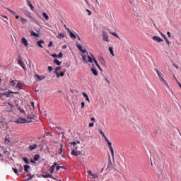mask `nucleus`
Wrapping results in <instances>:
<instances>
[{
    "instance_id": "nucleus-1",
    "label": "nucleus",
    "mask_w": 181,
    "mask_h": 181,
    "mask_svg": "<svg viewBox=\"0 0 181 181\" xmlns=\"http://www.w3.org/2000/svg\"><path fill=\"white\" fill-rule=\"evenodd\" d=\"M77 144H80V141H73L71 143V146H73L74 148L71 150V155H73V156H76V158L81 153V151H77Z\"/></svg>"
},
{
    "instance_id": "nucleus-2",
    "label": "nucleus",
    "mask_w": 181,
    "mask_h": 181,
    "mask_svg": "<svg viewBox=\"0 0 181 181\" xmlns=\"http://www.w3.org/2000/svg\"><path fill=\"white\" fill-rule=\"evenodd\" d=\"M156 71L157 73V75L159 77L160 81H161V83H163V86H165V87H167L168 88H169V84H168V82L165 81V78H163V74L160 72H159V71L158 69H156Z\"/></svg>"
},
{
    "instance_id": "nucleus-3",
    "label": "nucleus",
    "mask_w": 181,
    "mask_h": 181,
    "mask_svg": "<svg viewBox=\"0 0 181 181\" xmlns=\"http://www.w3.org/2000/svg\"><path fill=\"white\" fill-rule=\"evenodd\" d=\"M30 122H32V120H28V119H26L25 118H23V117H19L16 121V124H29Z\"/></svg>"
},
{
    "instance_id": "nucleus-4",
    "label": "nucleus",
    "mask_w": 181,
    "mask_h": 181,
    "mask_svg": "<svg viewBox=\"0 0 181 181\" xmlns=\"http://www.w3.org/2000/svg\"><path fill=\"white\" fill-rule=\"evenodd\" d=\"M18 64L22 67V69L25 71L26 70V65H25V62H23V60L22 59V57H18Z\"/></svg>"
},
{
    "instance_id": "nucleus-5",
    "label": "nucleus",
    "mask_w": 181,
    "mask_h": 181,
    "mask_svg": "<svg viewBox=\"0 0 181 181\" xmlns=\"http://www.w3.org/2000/svg\"><path fill=\"white\" fill-rule=\"evenodd\" d=\"M98 62L102 66H107V62L104 59V57L103 56H99L98 57Z\"/></svg>"
},
{
    "instance_id": "nucleus-6",
    "label": "nucleus",
    "mask_w": 181,
    "mask_h": 181,
    "mask_svg": "<svg viewBox=\"0 0 181 181\" xmlns=\"http://www.w3.org/2000/svg\"><path fill=\"white\" fill-rule=\"evenodd\" d=\"M82 59H83V62H86V63H93V58H91V57H90V55H88V61L86 59V55H83L82 56Z\"/></svg>"
},
{
    "instance_id": "nucleus-7",
    "label": "nucleus",
    "mask_w": 181,
    "mask_h": 181,
    "mask_svg": "<svg viewBox=\"0 0 181 181\" xmlns=\"http://www.w3.org/2000/svg\"><path fill=\"white\" fill-rule=\"evenodd\" d=\"M103 39L105 42H110V37H108V33L105 31H103Z\"/></svg>"
},
{
    "instance_id": "nucleus-8",
    "label": "nucleus",
    "mask_w": 181,
    "mask_h": 181,
    "mask_svg": "<svg viewBox=\"0 0 181 181\" xmlns=\"http://www.w3.org/2000/svg\"><path fill=\"white\" fill-rule=\"evenodd\" d=\"M107 142L108 148L112 153V156H114V148H112V144L110 141Z\"/></svg>"
},
{
    "instance_id": "nucleus-9",
    "label": "nucleus",
    "mask_w": 181,
    "mask_h": 181,
    "mask_svg": "<svg viewBox=\"0 0 181 181\" xmlns=\"http://www.w3.org/2000/svg\"><path fill=\"white\" fill-rule=\"evenodd\" d=\"M77 160H84V159H86V155L84 153H83L82 152H81V153H79L78 156L76 158Z\"/></svg>"
},
{
    "instance_id": "nucleus-10",
    "label": "nucleus",
    "mask_w": 181,
    "mask_h": 181,
    "mask_svg": "<svg viewBox=\"0 0 181 181\" xmlns=\"http://www.w3.org/2000/svg\"><path fill=\"white\" fill-rule=\"evenodd\" d=\"M153 40H156L158 43L163 42V39H162V38H160V37L156 36V35L153 36Z\"/></svg>"
},
{
    "instance_id": "nucleus-11",
    "label": "nucleus",
    "mask_w": 181,
    "mask_h": 181,
    "mask_svg": "<svg viewBox=\"0 0 181 181\" xmlns=\"http://www.w3.org/2000/svg\"><path fill=\"white\" fill-rule=\"evenodd\" d=\"M56 166H57V163L54 162L53 165L50 167L49 172L51 175L53 174V173L54 172V168H56Z\"/></svg>"
},
{
    "instance_id": "nucleus-12",
    "label": "nucleus",
    "mask_w": 181,
    "mask_h": 181,
    "mask_svg": "<svg viewBox=\"0 0 181 181\" xmlns=\"http://www.w3.org/2000/svg\"><path fill=\"white\" fill-rule=\"evenodd\" d=\"M88 175H90V176H92L93 179L98 178V175H97V173H93V171H91V170H89Z\"/></svg>"
},
{
    "instance_id": "nucleus-13",
    "label": "nucleus",
    "mask_w": 181,
    "mask_h": 181,
    "mask_svg": "<svg viewBox=\"0 0 181 181\" xmlns=\"http://www.w3.org/2000/svg\"><path fill=\"white\" fill-rule=\"evenodd\" d=\"M35 78H37V81H41L42 80H45V78H46V76H39V75L36 74L35 76Z\"/></svg>"
},
{
    "instance_id": "nucleus-14",
    "label": "nucleus",
    "mask_w": 181,
    "mask_h": 181,
    "mask_svg": "<svg viewBox=\"0 0 181 181\" xmlns=\"http://www.w3.org/2000/svg\"><path fill=\"white\" fill-rule=\"evenodd\" d=\"M21 43L24 45L25 47H28L29 46V43L28 42V40H26L25 37H23L21 39Z\"/></svg>"
},
{
    "instance_id": "nucleus-15",
    "label": "nucleus",
    "mask_w": 181,
    "mask_h": 181,
    "mask_svg": "<svg viewBox=\"0 0 181 181\" xmlns=\"http://www.w3.org/2000/svg\"><path fill=\"white\" fill-rule=\"evenodd\" d=\"M37 148V144H30L29 146V150L30 151H35V149H36Z\"/></svg>"
},
{
    "instance_id": "nucleus-16",
    "label": "nucleus",
    "mask_w": 181,
    "mask_h": 181,
    "mask_svg": "<svg viewBox=\"0 0 181 181\" xmlns=\"http://www.w3.org/2000/svg\"><path fill=\"white\" fill-rule=\"evenodd\" d=\"M42 177H44V179H47V177H49L50 179H54L52 174L42 175Z\"/></svg>"
},
{
    "instance_id": "nucleus-17",
    "label": "nucleus",
    "mask_w": 181,
    "mask_h": 181,
    "mask_svg": "<svg viewBox=\"0 0 181 181\" xmlns=\"http://www.w3.org/2000/svg\"><path fill=\"white\" fill-rule=\"evenodd\" d=\"M68 32H69L71 39H76L77 37L76 36V35H74V33H73V32H71V30H70V29H69V28H68Z\"/></svg>"
},
{
    "instance_id": "nucleus-18",
    "label": "nucleus",
    "mask_w": 181,
    "mask_h": 181,
    "mask_svg": "<svg viewBox=\"0 0 181 181\" xmlns=\"http://www.w3.org/2000/svg\"><path fill=\"white\" fill-rule=\"evenodd\" d=\"M37 45L39 47H41V49H43V46L42 45H45V41L42 40L40 41H37Z\"/></svg>"
},
{
    "instance_id": "nucleus-19",
    "label": "nucleus",
    "mask_w": 181,
    "mask_h": 181,
    "mask_svg": "<svg viewBox=\"0 0 181 181\" xmlns=\"http://www.w3.org/2000/svg\"><path fill=\"white\" fill-rule=\"evenodd\" d=\"M93 60L95 66H97L98 69H99V70H101V66L98 64V62H97V59H95V58L93 57Z\"/></svg>"
},
{
    "instance_id": "nucleus-20",
    "label": "nucleus",
    "mask_w": 181,
    "mask_h": 181,
    "mask_svg": "<svg viewBox=\"0 0 181 181\" xmlns=\"http://www.w3.org/2000/svg\"><path fill=\"white\" fill-rule=\"evenodd\" d=\"M82 94H83V96L85 97L86 101H87L88 103H90V98H88V95H87V94L86 93V92H83Z\"/></svg>"
},
{
    "instance_id": "nucleus-21",
    "label": "nucleus",
    "mask_w": 181,
    "mask_h": 181,
    "mask_svg": "<svg viewBox=\"0 0 181 181\" xmlns=\"http://www.w3.org/2000/svg\"><path fill=\"white\" fill-rule=\"evenodd\" d=\"M27 4H28V6L30 8L31 11H33V9H35V7L32 4V3H30V1L27 0Z\"/></svg>"
},
{
    "instance_id": "nucleus-22",
    "label": "nucleus",
    "mask_w": 181,
    "mask_h": 181,
    "mask_svg": "<svg viewBox=\"0 0 181 181\" xmlns=\"http://www.w3.org/2000/svg\"><path fill=\"white\" fill-rule=\"evenodd\" d=\"M90 71L95 75V76H98V72L97 71V69L94 68H91Z\"/></svg>"
},
{
    "instance_id": "nucleus-23",
    "label": "nucleus",
    "mask_w": 181,
    "mask_h": 181,
    "mask_svg": "<svg viewBox=\"0 0 181 181\" xmlns=\"http://www.w3.org/2000/svg\"><path fill=\"white\" fill-rule=\"evenodd\" d=\"M29 169H30V165H24V170H25V173H28V172H29Z\"/></svg>"
},
{
    "instance_id": "nucleus-24",
    "label": "nucleus",
    "mask_w": 181,
    "mask_h": 181,
    "mask_svg": "<svg viewBox=\"0 0 181 181\" xmlns=\"http://www.w3.org/2000/svg\"><path fill=\"white\" fill-rule=\"evenodd\" d=\"M107 169H109L110 170H112V162H111V160H110L107 164Z\"/></svg>"
},
{
    "instance_id": "nucleus-25",
    "label": "nucleus",
    "mask_w": 181,
    "mask_h": 181,
    "mask_svg": "<svg viewBox=\"0 0 181 181\" xmlns=\"http://www.w3.org/2000/svg\"><path fill=\"white\" fill-rule=\"evenodd\" d=\"M109 52H110L111 55L114 57V48H112V47H109Z\"/></svg>"
},
{
    "instance_id": "nucleus-26",
    "label": "nucleus",
    "mask_w": 181,
    "mask_h": 181,
    "mask_svg": "<svg viewBox=\"0 0 181 181\" xmlns=\"http://www.w3.org/2000/svg\"><path fill=\"white\" fill-rule=\"evenodd\" d=\"M54 64H56L57 66H60V64H62V62L59 61V59H54Z\"/></svg>"
},
{
    "instance_id": "nucleus-27",
    "label": "nucleus",
    "mask_w": 181,
    "mask_h": 181,
    "mask_svg": "<svg viewBox=\"0 0 181 181\" xmlns=\"http://www.w3.org/2000/svg\"><path fill=\"white\" fill-rule=\"evenodd\" d=\"M110 35H112V36H115V37H117V39H119V36H118V34H117V33H115V32L112 33V32L110 31Z\"/></svg>"
},
{
    "instance_id": "nucleus-28",
    "label": "nucleus",
    "mask_w": 181,
    "mask_h": 181,
    "mask_svg": "<svg viewBox=\"0 0 181 181\" xmlns=\"http://www.w3.org/2000/svg\"><path fill=\"white\" fill-rule=\"evenodd\" d=\"M39 159H40V156L39 154H36L34 156V160L37 161V160H39Z\"/></svg>"
},
{
    "instance_id": "nucleus-29",
    "label": "nucleus",
    "mask_w": 181,
    "mask_h": 181,
    "mask_svg": "<svg viewBox=\"0 0 181 181\" xmlns=\"http://www.w3.org/2000/svg\"><path fill=\"white\" fill-rule=\"evenodd\" d=\"M59 36L60 39H63L65 37L64 33H59L57 37H59Z\"/></svg>"
},
{
    "instance_id": "nucleus-30",
    "label": "nucleus",
    "mask_w": 181,
    "mask_h": 181,
    "mask_svg": "<svg viewBox=\"0 0 181 181\" xmlns=\"http://www.w3.org/2000/svg\"><path fill=\"white\" fill-rule=\"evenodd\" d=\"M31 36H35V37H39V34L35 33L34 31H31Z\"/></svg>"
},
{
    "instance_id": "nucleus-31",
    "label": "nucleus",
    "mask_w": 181,
    "mask_h": 181,
    "mask_svg": "<svg viewBox=\"0 0 181 181\" xmlns=\"http://www.w3.org/2000/svg\"><path fill=\"white\" fill-rule=\"evenodd\" d=\"M27 118H28V121H32V119H34V118H35V116H33V115H28V117H27Z\"/></svg>"
},
{
    "instance_id": "nucleus-32",
    "label": "nucleus",
    "mask_w": 181,
    "mask_h": 181,
    "mask_svg": "<svg viewBox=\"0 0 181 181\" xmlns=\"http://www.w3.org/2000/svg\"><path fill=\"white\" fill-rule=\"evenodd\" d=\"M22 87H23V86H22V83H18L16 86V88H19L20 90H22Z\"/></svg>"
},
{
    "instance_id": "nucleus-33",
    "label": "nucleus",
    "mask_w": 181,
    "mask_h": 181,
    "mask_svg": "<svg viewBox=\"0 0 181 181\" xmlns=\"http://www.w3.org/2000/svg\"><path fill=\"white\" fill-rule=\"evenodd\" d=\"M12 169H13L14 173H16V175H17V176H19V172H18V168H13Z\"/></svg>"
},
{
    "instance_id": "nucleus-34",
    "label": "nucleus",
    "mask_w": 181,
    "mask_h": 181,
    "mask_svg": "<svg viewBox=\"0 0 181 181\" xmlns=\"http://www.w3.org/2000/svg\"><path fill=\"white\" fill-rule=\"evenodd\" d=\"M42 16H44V18H45L46 21H49V16L47 15V13H43Z\"/></svg>"
},
{
    "instance_id": "nucleus-35",
    "label": "nucleus",
    "mask_w": 181,
    "mask_h": 181,
    "mask_svg": "<svg viewBox=\"0 0 181 181\" xmlns=\"http://www.w3.org/2000/svg\"><path fill=\"white\" fill-rule=\"evenodd\" d=\"M21 23L25 24L28 22V20L21 17Z\"/></svg>"
},
{
    "instance_id": "nucleus-36",
    "label": "nucleus",
    "mask_w": 181,
    "mask_h": 181,
    "mask_svg": "<svg viewBox=\"0 0 181 181\" xmlns=\"http://www.w3.org/2000/svg\"><path fill=\"white\" fill-rule=\"evenodd\" d=\"M23 162H25L27 165H29V160H28V158H26L25 157L23 158Z\"/></svg>"
},
{
    "instance_id": "nucleus-37",
    "label": "nucleus",
    "mask_w": 181,
    "mask_h": 181,
    "mask_svg": "<svg viewBox=\"0 0 181 181\" xmlns=\"http://www.w3.org/2000/svg\"><path fill=\"white\" fill-rule=\"evenodd\" d=\"M30 19L31 21H33L34 23H37V21H36V19H35V18H33V16H30Z\"/></svg>"
},
{
    "instance_id": "nucleus-38",
    "label": "nucleus",
    "mask_w": 181,
    "mask_h": 181,
    "mask_svg": "<svg viewBox=\"0 0 181 181\" xmlns=\"http://www.w3.org/2000/svg\"><path fill=\"white\" fill-rule=\"evenodd\" d=\"M18 111H20V112H21L22 114H25V110H23V108L18 107Z\"/></svg>"
},
{
    "instance_id": "nucleus-39",
    "label": "nucleus",
    "mask_w": 181,
    "mask_h": 181,
    "mask_svg": "<svg viewBox=\"0 0 181 181\" xmlns=\"http://www.w3.org/2000/svg\"><path fill=\"white\" fill-rule=\"evenodd\" d=\"M57 170H60V169H64V166L57 165L56 167Z\"/></svg>"
},
{
    "instance_id": "nucleus-40",
    "label": "nucleus",
    "mask_w": 181,
    "mask_h": 181,
    "mask_svg": "<svg viewBox=\"0 0 181 181\" xmlns=\"http://www.w3.org/2000/svg\"><path fill=\"white\" fill-rule=\"evenodd\" d=\"M18 172H23V167L20 165L18 169Z\"/></svg>"
},
{
    "instance_id": "nucleus-41",
    "label": "nucleus",
    "mask_w": 181,
    "mask_h": 181,
    "mask_svg": "<svg viewBox=\"0 0 181 181\" xmlns=\"http://www.w3.org/2000/svg\"><path fill=\"white\" fill-rule=\"evenodd\" d=\"M99 132H100V135H102L103 138H104V136H105V134H104V132H103V130L99 129Z\"/></svg>"
},
{
    "instance_id": "nucleus-42",
    "label": "nucleus",
    "mask_w": 181,
    "mask_h": 181,
    "mask_svg": "<svg viewBox=\"0 0 181 181\" xmlns=\"http://www.w3.org/2000/svg\"><path fill=\"white\" fill-rule=\"evenodd\" d=\"M8 11H9V12H10L11 13H12V15H14V16H16V13H15V11L11 10V9H8Z\"/></svg>"
},
{
    "instance_id": "nucleus-43",
    "label": "nucleus",
    "mask_w": 181,
    "mask_h": 181,
    "mask_svg": "<svg viewBox=\"0 0 181 181\" xmlns=\"http://www.w3.org/2000/svg\"><path fill=\"white\" fill-rule=\"evenodd\" d=\"M62 57H63V53L59 52V54H58V59H62Z\"/></svg>"
},
{
    "instance_id": "nucleus-44",
    "label": "nucleus",
    "mask_w": 181,
    "mask_h": 181,
    "mask_svg": "<svg viewBox=\"0 0 181 181\" xmlns=\"http://www.w3.org/2000/svg\"><path fill=\"white\" fill-rule=\"evenodd\" d=\"M76 46H77V48L78 49V50H80V52H81V50H82V49H83V47H81V45H76Z\"/></svg>"
},
{
    "instance_id": "nucleus-45",
    "label": "nucleus",
    "mask_w": 181,
    "mask_h": 181,
    "mask_svg": "<svg viewBox=\"0 0 181 181\" xmlns=\"http://www.w3.org/2000/svg\"><path fill=\"white\" fill-rule=\"evenodd\" d=\"M59 152H63V144H60V148L59 149Z\"/></svg>"
},
{
    "instance_id": "nucleus-46",
    "label": "nucleus",
    "mask_w": 181,
    "mask_h": 181,
    "mask_svg": "<svg viewBox=\"0 0 181 181\" xmlns=\"http://www.w3.org/2000/svg\"><path fill=\"white\" fill-rule=\"evenodd\" d=\"M86 12H88L89 16L93 14V12H91V11H90L89 9H86Z\"/></svg>"
},
{
    "instance_id": "nucleus-47",
    "label": "nucleus",
    "mask_w": 181,
    "mask_h": 181,
    "mask_svg": "<svg viewBox=\"0 0 181 181\" xmlns=\"http://www.w3.org/2000/svg\"><path fill=\"white\" fill-rule=\"evenodd\" d=\"M54 74H56L57 78H59L60 77V74H59V72L54 71Z\"/></svg>"
},
{
    "instance_id": "nucleus-48",
    "label": "nucleus",
    "mask_w": 181,
    "mask_h": 181,
    "mask_svg": "<svg viewBox=\"0 0 181 181\" xmlns=\"http://www.w3.org/2000/svg\"><path fill=\"white\" fill-rule=\"evenodd\" d=\"M10 84L11 86H15V84H16V83H15V81L13 80V81H11Z\"/></svg>"
},
{
    "instance_id": "nucleus-49",
    "label": "nucleus",
    "mask_w": 181,
    "mask_h": 181,
    "mask_svg": "<svg viewBox=\"0 0 181 181\" xmlns=\"http://www.w3.org/2000/svg\"><path fill=\"white\" fill-rule=\"evenodd\" d=\"M52 46H53V42L50 41L48 45V47H52Z\"/></svg>"
},
{
    "instance_id": "nucleus-50",
    "label": "nucleus",
    "mask_w": 181,
    "mask_h": 181,
    "mask_svg": "<svg viewBox=\"0 0 181 181\" xmlns=\"http://www.w3.org/2000/svg\"><path fill=\"white\" fill-rule=\"evenodd\" d=\"M81 108H83L84 107H85V105H86V103H84V102H82L81 103Z\"/></svg>"
},
{
    "instance_id": "nucleus-51",
    "label": "nucleus",
    "mask_w": 181,
    "mask_h": 181,
    "mask_svg": "<svg viewBox=\"0 0 181 181\" xmlns=\"http://www.w3.org/2000/svg\"><path fill=\"white\" fill-rule=\"evenodd\" d=\"M165 40L167 44L170 45V41H169V40H168V37L165 38Z\"/></svg>"
},
{
    "instance_id": "nucleus-52",
    "label": "nucleus",
    "mask_w": 181,
    "mask_h": 181,
    "mask_svg": "<svg viewBox=\"0 0 181 181\" xmlns=\"http://www.w3.org/2000/svg\"><path fill=\"white\" fill-rule=\"evenodd\" d=\"M81 52L82 53H87V54H88V52H87V49H82V50H81Z\"/></svg>"
},
{
    "instance_id": "nucleus-53",
    "label": "nucleus",
    "mask_w": 181,
    "mask_h": 181,
    "mask_svg": "<svg viewBox=\"0 0 181 181\" xmlns=\"http://www.w3.org/2000/svg\"><path fill=\"white\" fill-rule=\"evenodd\" d=\"M59 70H62V68L60 66H57L56 69H55V71H59Z\"/></svg>"
},
{
    "instance_id": "nucleus-54",
    "label": "nucleus",
    "mask_w": 181,
    "mask_h": 181,
    "mask_svg": "<svg viewBox=\"0 0 181 181\" xmlns=\"http://www.w3.org/2000/svg\"><path fill=\"white\" fill-rule=\"evenodd\" d=\"M48 70L50 72H52V70H53V67L52 66H48Z\"/></svg>"
},
{
    "instance_id": "nucleus-55",
    "label": "nucleus",
    "mask_w": 181,
    "mask_h": 181,
    "mask_svg": "<svg viewBox=\"0 0 181 181\" xmlns=\"http://www.w3.org/2000/svg\"><path fill=\"white\" fill-rule=\"evenodd\" d=\"M160 35H161V36H162V37H163L164 39H166V35H165V34H163V33H160Z\"/></svg>"
},
{
    "instance_id": "nucleus-56",
    "label": "nucleus",
    "mask_w": 181,
    "mask_h": 181,
    "mask_svg": "<svg viewBox=\"0 0 181 181\" xmlns=\"http://www.w3.org/2000/svg\"><path fill=\"white\" fill-rule=\"evenodd\" d=\"M64 73H66V71L61 72L59 74L61 77H63L64 76Z\"/></svg>"
},
{
    "instance_id": "nucleus-57",
    "label": "nucleus",
    "mask_w": 181,
    "mask_h": 181,
    "mask_svg": "<svg viewBox=\"0 0 181 181\" xmlns=\"http://www.w3.org/2000/svg\"><path fill=\"white\" fill-rule=\"evenodd\" d=\"M93 127H94V123H90L89 128H93Z\"/></svg>"
},
{
    "instance_id": "nucleus-58",
    "label": "nucleus",
    "mask_w": 181,
    "mask_h": 181,
    "mask_svg": "<svg viewBox=\"0 0 181 181\" xmlns=\"http://www.w3.org/2000/svg\"><path fill=\"white\" fill-rule=\"evenodd\" d=\"M52 57H54V58H57L58 55L57 54H52Z\"/></svg>"
},
{
    "instance_id": "nucleus-59",
    "label": "nucleus",
    "mask_w": 181,
    "mask_h": 181,
    "mask_svg": "<svg viewBox=\"0 0 181 181\" xmlns=\"http://www.w3.org/2000/svg\"><path fill=\"white\" fill-rule=\"evenodd\" d=\"M2 18H4V19H6L8 21V16H4V15H1V16Z\"/></svg>"
},
{
    "instance_id": "nucleus-60",
    "label": "nucleus",
    "mask_w": 181,
    "mask_h": 181,
    "mask_svg": "<svg viewBox=\"0 0 181 181\" xmlns=\"http://www.w3.org/2000/svg\"><path fill=\"white\" fill-rule=\"evenodd\" d=\"M33 177V175H32V176H30L28 179H27V180H32V178Z\"/></svg>"
},
{
    "instance_id": "nucleus-61",
    "label": "nucleus",
    "mask_w": 181,
    "mask_h": 181,
    "mask_svg": "<svg viewBox=\"0 0 181 181\" xmlns=\"http://www.w3.org/2000/svg\"><path fill=\"white\" fill-rule=\"evenodd\" d=\"M167 34H168V37H171L172 35H170V32L168 31L167 33Z\"/></svg>"
},
{
    "instance_id": "nucleus-62",
    "label": "nucleus",
    "mask_w": 181,
    "mask_h": 181,
    "mask_svg": "<svg viewBox=\"0 0 181 181\" xmlns=\"http://www.w3.org/2000/svg\"><path fill=\"white\" fill-rule=\"evenodd\" d=\"M173 66H174V67H175V69H179V66H177V65H176V64H173Z\"/></svg>"
},
{
    "instance_id": "nucleus-63",
    "label": "nucleus",
    "mask_w": 181,
    "mask_h": 181,
    "mask_svg": "<svg viewBox=\"0 0 181 181\" xmlns=\"http://www.w3.org/2000/svg\"><path fill=\"white\" fill-rule=\"evenodd\" d=\"M8 105L11 107V108H13V105L11 104V103H8Z\"/></svg>"
},
{
    "instance_id": "nucleus-64",
    "label": "nucleus",
    "mask_w": 181,
    "mask_h": 181,
    "mask_svg": "<svg viewBox=\"0 0 181 181\" xmlns=\"http://www.w3.org/2000/svg\"><path fill=\"white\" fill-rule=\"evenodd\" d=\"M103 138H105V140L106 141V142H108V138H107L105 136H103Z\"/></svg>"
}]
</instances>
